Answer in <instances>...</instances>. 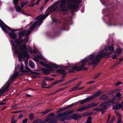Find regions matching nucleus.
<instances>
[{"label": "nucleus", "mask_w": 123, "mask_h": 123, "mask_svg": "<svg viewBox=\"0 0 123 123\" xmlns=\"http://www.w3.org/2000/svg\"><path fill=\"white\" fill-rule=\"evenodd\" d=\"M36 48H34L33 49V52L35 54H37L38 52Z\"/></svg>", "instance_id": "obj_51"}, {"label": "nucleus", "mask_w": 123, "mask_h": 123, "mask_svg": "<svg viewBox=\"0 0 123 123\" xmlns=\"http://www.w3.org/2000/svg\"><path fill=\"white\" fill-rule=\"evenodd\" d=\"M77 79V78L73 79L71 80H70L69 81H68V82L69 84L71 82H73V81H74V80H75Z\"/></svg>", "instance_id": "obj_45"}, {"label": "nucleus", "mask_w": 123, "mask_h": 123, "mask_svg": "<svg viewBox=\"0 0 123 123\" xmlns=\"http://www.w3.org/2000/svg\"><path fill=\"white\" fill-rule=\"evenodd\" d=\"M31 32V31L29 30L25 34L26 36H27Z\"/></svg>", "instance_id": "obj_50"}, {"label": "nucleus", "mask_w": 123, "mask_h": 123, "mask_svg": "<svg viewBox=\"0 0 123 123\" xmlns=\"http://www.w3.org/2000/svg\"><path fill=\"white\" fill-rule=\"evenodd\" d=\"M15 6V8L16 9V10L17 11L20 12L21 11V7L19 6H17V7Z\"/></svg>", "instance_id": "obj_34"}, {"label": "nucleus", "mask_w": 123, "mask_h": 123, "mask_svg": "<svg viewBox=\"0 0 123 123\" xmlns=\"http://www.w3.org/2000/svg\"><path fill=\"white\" fill-rule=\"evenodd\" d=\"M26 33V31L24 30L22 31L19 32L18 34L19 37H22Z\"/></svg>", "instance_id": "obj_24"}, {"label": "nucleus", "mask_w": 123, "mask_h": 123, "mask_svg": "<svg viewBox=\"0 0 123 123\" xmlns=\"http://www.w3.org/2000/svg\"><path fill=\"white\" fill-rule=\"evenodd\" d=\"M91 117H90L88 118L87 120L86 123H91Z\"/></svg>", "instance_id": "obj_37"}, {"label": "nucleus", "mask_w": 123, "mask_h": 123, "mask_svg": "<svg viewBox=\"0 0 123 123\" xmlns=\"http://www.w3.org/2000/svg\"><path fill=\"white\" fill-rule=\"evenodd\" d=\"M40 113H42L44 115L45 114L47 113H48V111H47V110H45L44 111H42L40 112Z\"/></svg>", "instance_id": "obj_46"}, {"label": "nucleus", "mask_w": 123, "mask_h": 123, "mask_svg": "<svg viewBox=\"0 0 123 123\" xmlns=\"http://www.w3.org/2000/svg\"><path fill=\"white\" fill-rule=\"evenodd\" d=\"M115 99L114 98L111 99L106 102L105 103L107 105H108L109 104L113 105V104L115 101Z\"/></svg>", "instance_id": "obj_21"}, {"label": "nucleus", "mask_w": 123, "mask_h": 123, "mask_svg": "<svg viewBox=\"0 0 123 123\" xmlns=\"http://www.w3.org/2000/svg\"><path fill=\"white\" fill-rule=\"evenodd\" d=\"M40 64L42 65L43 66H44L45 67V66L47 65L48 64H46L42 62H40Z\"/></svg>", "instance_id": "obj_47"}, {"label": "nucleus", "mask_w": 123, "mask_h": 123, "mask_svg": "<svg viewBox=\"0 0 123 123\" xmlns=\"http://www.w3.org/2000/svg\"><path fill=\"white\" fill-rule=\"evenodd\" d=\"M57 7V4H55L53 5L50 9V11L53 12L55 10Z\"/></svg>", "instance_id": "obj_22"}, {"label": "nucleus", "mask_w": 123, "mask_h": 123, "mask_svg": "<svg viewBox=\"0 0 123 123\" xmlns=\"http://www.w3.org/2000/svg\"><path fill=\"white\" fill-rule=\"evenodd\" d=\"M77 88L76 87V86H75L73 87L72 88L69 90V92H72L74 90L77 89Z\"/></svg>", "instance_id": "obj_38"}, {"label": "nucleus", "mask_w": 123, "mask_h": 123, "mask_svg": "<svg viewBox=\"0 0 123 123\" xmlns=\"http://www.w3.org/2000/svg\"><path fill=\"white\" fill-rule=\"evenodd\" d=\"M73 70L77 71H80L81 70L86 71L87 70L88 68L82 66H80V65H75L72 67Z\"/></svg>", "instance_id": "obj_9"}, {"label": "nucleus", "mask_w": 123, "mask_h": 123, "mask_svg": "<svg viewBox=\"0 0 123 123\" xmlns=\"http://www.w3.org/2000/svg\"><path fill=\"white\" fill-rule=\"evenodd\" d=\"M115 120V117L114 116H113V117H112L111 120L110 121L109 123H112Z\"/></svg>", "instance_id": "obj_39"}, {"label": "nucleus", "mask_w": 123, "mask_h": 123, "mask_svg": "<svg viewBox=\"0 0 123 123\" xmlns=\"http://www.w3.org/2000/svg\"><path fill=\"white\" fill-rule=\"evenodd\" d=\"M28 121V119L27 118H26L24 120L22 121L23 123H26Z\"/></svg>", "instance_id": "obj_52"}, {"label": "nucleus", "mask_w": 123, "mask_h": 123, "mask_svg": "<svg viewBox=\"0 0 123 123\" xmlns=\"http://www.w3.org/2000/svg\"><path fill=\"white\" fill-rule=\"evenodd\" d=\"M105 102V103H102L100 105V106L102 107L103 108H101L104 111V114H105V112L106 111L107 109V105Z\"/></svg>", "instance_id": "obj_17"}, {"label": "nucleus", "mask_w": 123, "mask_h": 123, "mask_svg": "<svg viewBox=\"0 0 123 123\" xmlns=\"http://www.w3.org/2000/svg\"><path fill=\"white\" fill-rule=\"evenodd\" d=\"M116 95L117 97H119L121 96V94L119 92L117 93L116 94Z\"/></svg>", "instance_id": "obj_54"}, {"label": "nucleus", "mask_w": 123, "mask_h": 123, "mask_svg": "<svg viewBox=\"0 0 123 123\" xmlns=\"http://www.w3.org/2000/svg\"><path fill=\"white\" fill-rule=\"evenodd\" d=\"M117 56V55H113V57H112V58L113 59H115L116 58V57Z\"/></svg>", "instance_id": "obj_64"}, {"label": "nucleus", "mask_w": 123, "mask_h": 123, "mask_svg": "<svg viewBox=\"0 0 123 123\" xmlns=\"http://www.w3.org/2000/svg\"><path fill=\"white\" fill-rule=\"evenodd\" d=\"M98 104H96L95 103H92L88 105L87 106L88 108H89L93 107L97 105Z\"/></svg>", "instance_id": "obj_29"}, {"label": "nucleus", "mask_w": 123, "mask_h": 123, "mask_svg": "<svg viewBox=\"0 0 123 123\" xmlns=\"http://www.w3.org/2000/svg\"><path fill=\"white\" fill-rule=\"evenodd\" d=\"M14 39V42L17 45H18V44L19 45L18 48L17 49L16 48L14 50L15 53L16 54H18V57L19 58L22 59H24V58H26L28 59L29 57V55L27 51H24V50H26V45L24 44L22 45H21L20 44L19 41L17 39Z\"/></svg>", "instance_id": "obj_2"}, {"label": "nucleus", "mask_w": 123, "mask_h": 123, "mask_svg": "<svg viewBox=\"0 0 123 123\" xmlns=\"http://www.w3.org/2000/svg\"><path fill=\"white\" fill-rule=\"evenodd\" d=\"M49 69L48 70L45 68H42L41 69L42 70L45 74L47 75L49 74L50 73L49 70L50 69L48 68Z\"/></svg>", "instance_id": "obj_20"}, {"label": "nucleus", "mask_w": 123, "mask_h": 123, "mask_svg": "<svg viewBox=\"0 0 123 123\" xmlns=\"http://www.w3.org/2000/svg\"><path fill=\"white\" fill-rule=\"evenodd\" d=\"M53 67H54L56 68H59V66H58L57 65L53 64H47L45 66L46 68L50 69L49 70L51 72H53L54 71V69L53 68Z\"/></svg>", "instance_id": "obj_11"}, {"label": "nucleus", "mask_w": 123, "mask_h": 123, "mask_svg": "<svg viewBox=\"0 0 123 123\" xmlns=\"http://www.w3.org/2000/svg\"><path fill=\"white\" fill-rule=\"evenodd\" d=\"M111 117V115L110 114H109L108 115V118L107 119V123H108L109 122V120Z\"/></svg>", "instance_id": "obj_48"}, {"label": "nucleus", "mask_w": 123, "mask_h": 123, "mask_svg": "<svg viewBox=\"0 0 123 123\" xmlns=\"http://www.w3.org/2000/svg\"><path fill=\"white\" fill-rule=\"evenodd\" d=\"M114 109H116L117 110H118L120 108H122V105L121 104H119L118 105H116L114 106H113Z\"/></svg>", "instance_id": "obj_25"}, {"label": "nucleus", "mask_w": 123, "mask_h": 123, "mask_svg": "<svg viewBox=\"0 0 123 123\" xmlns=\"http://www.w3.org/2000/svg\"><path fill=\"white\" fill-rule=\"evenodd\" d=\"M49 116H53L54 115V114L53 113H50L49 115Z\"/></svg>", "instance_id": "obj_63"}, {"label": "nucleus", "mask_w": 123, "mask_h": 123, "mask_svg": "<svg viewBox=\"0 0 123 123\" xmlns=\"http://www.w3.org/2000/svg\"><path fill=\"white\" fill-rule=\"evenodd\" d=\"M67 68V67H66L64 69H58L56 71V72L58 73H61L62 75H66V73L65 70H66V69Z\"/></svg>", "instance_id": "obj_18"}, {"label": "nucleus", "mask_w": 123, "mask_h": 123, "mask_svg": "<svg viewBox=\"0 0 123 123\" xmlns=\"http://www.w3.org/2000/svg\"><path fill=\"white\" fill-rule=\"evenodd\" d=\"M29 64L30 67L32 68H34L35 67V64L33 62L31 61H30Z\"/></svg>", "instance_id": "obj_31"}, {"label": "nucleus", "mask_w": 123, "mask_h": 123, "mask_svg": "<svg viewBox=\"0 0 123 123\" xmlns=\"http://www.w3.org/2000/svg\"><path fill=\"white\" fill-rule=\"evenodd\" d=\"M102 93L101 91H97L95 92L94 93V95L91 97H93V99L94 98L96 97H97L99 95Z\"/></svg>", "instance_id": "obj_23"}, {"label": "nucleus", "mask_w": 123, "mask_h": 123, "mask_svg": "<svg viewBox=\"0 0 123 123\" xmlns=\"http://www.w3.org/2000/svg\"><path fill=\"white\" fill-rule=\"evenodd\" d=\"M120 83L121 82H118L116 84V86L119 85L120 84Z\"/></svg>", "instance_id": "obj_62"}, {"label": "nucleus", "mask_w": 123, "mask_h": 123, "mask_svg": "<svg viewBox=\"0 0 123 123\" xmlns=\"http://www.w3.org/2000/svg\"><path fill=\"white\" fill-rule=\"evenodd\" d=\"M78 113H76L71 115L70 117L71 118L76 120L82 117V116L80 114H78Z\"/></svg>", "instance_id": "obj_14"}, {"label": "nucleus", "mask_w": 123, "mask_h": 123, "mask_svg": "<svg viewBox=\"0 0 123 123\" xmlns=\"http://www.w3.org/2000/svg\"><path fill=\"white\" fill-rule=\"evenodd\" d=\"M87 61V59L86 58L82 60L80 62L82 63V64L80 65V66H84L86 65V63Z\"/></svg>", "instance_id": "obj_28"}, {"label": "nucleus", "mask_w": 123, "mask_h": 123, "mask_svg": "<svg viewBox=\"0 0 123 123\" xmlns=\"http://www.w3.org/2000/svg\"><path fill=\"white\" fill-rule=\"evenodd\" d=\"M19 74V72H15L11 76L8 82L0 89V97L2 95L4 92L7 91L9 90L8 88L10 84L14 82V80Z\"/></svg>", "instance_id": "obj_4"}, {"label": "nucleus", "mask_w": 123, "mask_h": 123, "mask_svg": "<svg viewBox=\"0 0 123 123\" xmlns=\"http://www.w3.org/2000/svg\"><path fill=\"white\" fill-rule=\"evenodd\" d=\"M100 74V73H98L97 74H96L95 76L94 77V78L95 79H96L98 77V76Z\"/></svg>", "instance_id": "obj_49"}, {"label": "nucleus", "mask_w": 123, "mask_h": 123, "mask_svg": "<svg viewBox=\"0 0 123 123\" xmlns=\"http://www.w3.org/2000/svg\"><path fill=\"white\" fill-rule=\"evenodd\" d=\"M28 2V1H26L25 2H22L21 4V7H24L25 5L27 4Z\"/></svg>", "instance_id": "obj_36"}, {"label": "nucleus", "mask_w": 123, "mask_h": 123, "mask_svg": "<svg viewBox=\"0 0 123 123\" xmlns=\"http://www.w3.org/2000/svg\"><path fill=\"white\" fill-rule=\"evenodd\" d=\"M108 50L112 51H114V48L113 45H112L111 46H106L105 47L104 49L100 51L98 53V55L96 58V61L99 62L101 58L105 56H107L108 57H109V55L111 54V52H110L107 53L106 52Z\"/></svg>", "instance_id": "obj_3"}, {"label": "nucleus", "mask_w": 123, "mask_h": 123, "mask_svg": "<svg viewBox=\"0 0 123 123\" xmlns=\"http://www.w3.org/2000/svg\"><path fill=\"white\" fill-rule=\"evenodd\" d=\"M43 79L46 80H50V78L49 77H47L43 78Z\"/></svg>", "instance_id": "obj_56"}, {"label": "nucleus", "mask_w": 123, "mask_h": 123, "mask_svg": "<svg viewBox=\"0 0 123 123\" xmlns=\"http://www.w3.org/2000/svg\"><path fill=\"white\" fill-rule=\"evenodd\" d=\"M108 98V97L105 94H103L101 96V99L104 100H106Z\"/></svg>", "instance_id": "obj_27"}, {"label": "nucleus", "mask_w": 123, "mask_h": 123, "mask_svg": "<svg viewBox=\"0 0 123 123\" xmlns=\"http://www.w3.org/2000/svg\"><path fill=\"white\" fill-rule=\"evenodd\" d=\"M11 43H12V46L13 47V50L14 51L16 49L15 44L13 43V41L12 40L11 41Z\"/></svg>", "instance_id": "obj_35"}, {"label": "nucleus", "mask_w": 123, "mask_h": 123, "mask_svg": "<svg viewBox=\"0 0 123 123\" xmlns=\"http://www.w3.org/2000/svg\"><path fill=\"white\" fill-rule=\"evenodd\" d=\"M18 105V104H15V105H13L11 107L12 108H13V107H14L13 109H16V108H17L16 107L17 106V105Z\"/></svg>", "instance_id": "obj_58"}, {"label": "nucleus", "mask_w": 123, "mask_h": 123, "mask_svg": "<svg viewBox=\"0 0 123 123\" xmlns=\"http://www.w3.org/2000/svg\"><path fill=\"white\" fill-rule=\"evenodd\" d=\"M18 39L19 40V42L21 43H22L23 42V40L22 38V37H19Z\"/></svg>", "instance_id": "obj_55"}, {"label": "nucleus", "mask_w": 123, "mask_h": 123, "mask_svg": "<svg viewBox=\"0 0 123 123\" xmlns=\"http://www.w3.org/2000/svg\"><path fill=\"white\" fill-rule=\"evenodd\" d=\"M20 70L22 73H28L27 74L31 73H32V71L28 67L26 66L24 69L23 64H21L20 65Z\"/></svg>", "instance_id": "obj_8"}, {"label": "nucleus", "mask_w": 123, "mask_h": 123, "mask_svg": "<svg viewBox=\"0 0 123 123\" xmlns=\"http://www.w3.org/2000/svg\"><path fill=\"white\" fill-rule=\"evenodd\" d=\"M19 0H13V2L15 6H17V4Z\"/></svg>", "instance_id": "obj_41"}, {"label": "nucleus", "mask_w": 123, "mask_h": 123, "mask_svg": "<svg viewBox=\"0 0 123 123\" xmlns=\"http://www.w3.org/2000/svg\"><path fill=\"white\" fill-rule=\"evenodd\" d=\"M54 121L53 117L45 119L44 121H43L41 120H37L34 121L33 123H45L46 122L51 123L53 122Z\"/></svg>", "instance_id": "obj_7"}, {"label": "nucleus", "mask_w": 123, "mask_h": 123, "mask_svg": "<svg viewBox=\"0 0 123 123\" xmlns=\"http://www.w3.org/2000/svg\"><path fill=\"white\" fill-rule=\"evenodd\" d=\"M29 116L30 119L31 120H32L34 117V115L33 114L31 113L30 114Z\"/></svg>", "instance_id": "obj_44"}, {"label": "nucleus", "mask_w": 123, "mask_h": 123, "mask_svg": "<svg viewBox=\"0 0 123 123\" xmlns=\"http://www.w3.org/2000/svg\"><path fill=\"white\" fill-rule=\"evenodd\" d=\"M102 109L101 108L99 107H97L96 108H94L93 109V110L94 111H101V112L102 114H104V111H103V110H102Z\"/></svg>", "instance_id": "obj_30"}, {"label": "nucleus", "mask_w": 123, "mask_h": 123, "mask_svg": "<svg viewBox=\"0 0 123 123\" xmlns=\"http://www.w3.org/2000/svg\"><path fill=\"white\" fill-rule=\"evenodd\" d=\"M23 117V115L22 114H20L18 117V119H20Z\"/></svg>", "instance_id": "obj_57"}, {"label": "nucleus", "mask_w": 123, "mask_h": 123, "mask_svg": "<svg viewBox=\"0 0 123 123\" xmlns=\"http://www.w3.org/2000/svg\"><path fill=\"white\" fill-rule=\"evenodd\" d=\"M120 62H117L115 64L113 65V67H114L115 66H117L120 63Z\"/></svg>", "instance_id": "obj_53"}, {"label": "nucleus", "mask_w": 123, "mask_h": 123, "mask_svg": "<svg viewBox=\"0 0 123 123\" xmlns=\"http://www.w3.org/2000/svg\"><path fill=\"white\" fill-rule=\"evenodd\" d=\"M93 99V98L92 97H89L85 99L80 100L79 102H78V104L79 102L80 104H83Z\"/></svg>", "instance_id": "obj_12"}, {"label": "nucleus", "mask_w": 123, "mask_h": 123, "mask_svg": "<svg viewBox=\"0 0 123 123\" xmlns=\"http://www.w3.org/2000/svg\"><path fill=\"white\" fill-rule=\"evenodd\" d=\"M57 117H64V118L63 119H62L60 120V121H63L65 120H68L67 118L66 117V116L65 114V112H64L63 113H61L59 114L57 116Z\"/></svg>", "instance_id": "obj_16"}, {"label": "nucleus", "mask_w": 123, "mask_h": 123, "mask_svg": "<svg viewBox=\"0 0 123 123\" xmlns=\"http://www.w3.org/2000/svg\"><path fill=\"white\" fill-rule=\"evenodd\" d=\"M17 121L15 119V116L14 115H13L11 118V123H15Z\"/></svg>", "instance_id": "obj_32"}, {"label": "nucleus", "mask_w": 123, "mask_h": 123, "mask_svg": "<svg viewBox=\"0 0 123 123\" xmlns=\"http://www.w3.org/2000/svg\"><path fill=\"white\" fill-rule=\"evenodd\" d=\"M78 103V102H76L75 103H73L63 108H60L58 111V112H61L63 111L66 110L68 108H69L71 107H72V106H73L75 105H77Z\"/></svg>", "instance_id": "obj_13"}, {"label": "nucleus", "mask_w": 123, "mask_h": 123, "mask_svg": "<svg viewBox=\"0 0 123 123\" xmlns=\"http://www.w3.org/2000/svg\"><path fill=\"white\" fill-rule=\"evenodd\" d=\"M34 60L35 61H38V59L37 58V57H35L34 58Z\"/></svg>", "instance_id": "obj_60"}, {"label": "nucleus", "mask_w": 123, "mask_h": 123, "mask_svg": "<svg viewBox=\"0 0 123 123\" xmlns=\"http://www.w3.org/2000/svg\"><path fill=\"white\" fill-rule=\"evenodd\" d=\"M48 16L47 14L45 15H40L35 18V19L38 21H35L34 24L31 27H29L30 30L34 29L37 25H40L42 22L43 20Z\"/></svg>", "instance_id": "obj_6"}, {"label": "nucleus", "mask_w": 123, "mask_h": 123, "mask_svg": "<svg viewBox=\"0 0 123 123\" xmlns=\"http://www.w3.org/2000/svg\"><path fill=\"white\" fill-rule=\"evenodd\" d=\"M70 0H62L61 1V3L60 5V8L62 11H66L67 9L66 5L67 4L68 7L69 9L71 10L72 11L75 12L76 10L78 9L79 6L78 5L76 4H79L82 1L81 0H72V1H74V3L72 2L69 4Z\"/></svg>", "instance_id": "obj_1"}, {"label": "nucleus", "mask_w": 123, "mask_h": 123, "mask_svg": "<svg viewBox=\"0 0 123 123\" xmlns=\"http://www.w3.org/2000/svg\"><path fill=\"white\" fill-rule=\"evenodd\" d=\"M47 84L46 83L44 82V81H43L42 84V87L43 88H45V87L43 86L46 85Z\"/></svg>", "instance_id": "obj_42"}, {"label": "nucleus", "mask_w": 123, "mask_h": 123, "mask_svg": "<svg viewBox=\"0 0 123 123\" xmlns=\"http://www.w3.org/2000/svg\"><path fill=\"white\" fill-rule=\"evenodd\" d=\"M81 81H80L79 82V83L78 84H77L75 86L77 87V88L80 86V85L82 83Z\"/></svg>", "instance_id": "obj_43"}, {"label": "nucleus", "mask_w": 123, "mask_h": 123, "mask_svg": "<svg viewBox=\"0 0 123 123\" xmlns=\"http://www.w3.org/2000/svg\"><path fill=\"white\" fill-rule=\"evenodd\" d=\"M0 26L6 32L9 34V36L12 39H15L16 38L17 36L15 33L13 32H10L9 33H8L9 30L13 32L15 31V30L12 29L7 26L6 25L1 22H0Z\"/></svg>", "instance_id": "obj_5"}, {"label": "nucleus", "mask_w": 123, "mask_h": 123, "mask_svg": "<svg viewBox=\"0 0 123 123\" xmlns=\"http://www.w3.org/2000/svg\"><path fill=\"white\" fill-rule=\"evenodd\" d=\"M122 52V50L120 49H117L116 51V52L117 53H119Z\"/></svg>", "instance_id": "obj_40"}, {"label": "nucleus", "mask_w": 123, "mask_h": 123, "mask_svg": "<svg viewBox=\"0 0 123 123\" xmlns=\"http://www.w3.org/2000/svg\"><path fill=\"white\" fill-rule=\"evenodd\" d=\"M74 110H72L69 111H68L64 112L66 117L67 116H68H68L70 115L72 113L74 112Z\"/></svg>", "instance_id": "obj_26"}, {"label": "nucleus", "mask_w": 123, "mask_h": 123, "mask_svg": "<svg viewBox=\"0 0 123 123\" xmlns=\"http://www.w3.org/2000/svg\"><path fill=\"white\" fill-rule=\"evenodd\" d=\"M98 55V54L96 56H95L94 54H92L89 55V59L91 60L93 59L92 62L91 64L95 65L99 62H99L96 61V58Z\"/></svg>", "instance_id": "obj_10"}, {"label": "nucleus", "mask_w": 123, "mask_h": 123, "mask_svg": "<svg viewBox=\"0 0 123 123\" xmlns=\"http://www.w3.org/2000/svg\"><path fill=\"white\" fill-rule=\"evenodd\" d=\"M27 51L29 52L31 54H33V51L30 47H27Z\"/></svg>", "instance_id": "obj_33"}, {"label": "nucleus", "mask_w": 123, "mask_h": 123, "mask_svg": "<svg viewBox=\"0 0 123 123\" xmlns=\"http://www.w3.org/2000/svg\"><path fill=\"white\" fill-rule=\"evenodd\" d=\"M115 113L118 117V120L117 123H121L122 120V117L121 114L119 113L116 111H115Z\"/></svg>", "instance_id": "obj_15"}, {"label": "nucleus", "mask_w": 123, "mask_h": 123, "mask_svg": "<svg viewBox=\"0 0 123 123\" xmlns=\"http://www.w3.org/2000/svg\"><path fill=\"white\" fill-rule=\"evenodd\" d=\"M88 106H84L80 108L76 111H77L81 112L83 111H85L88 109Z\"/></svg>", "instance_id": "obj_19"}, {"label": "nucleus", "mask_w": 123, "mask_h": 123, "mask_svg": "<svg viewBox=\"0 0 123 123\" xmlns=\"http://www.w3.org/2000/svg\"><path fill=\"white\" fill-rule=\"evenodd\" d=\"M63 90L62 88H60V89H58V90L56 91L55 92V93H56L57 92H59V91H60L62 90Z\"/></svg>", "instance_id": "obj_59"}, {"label": "nucleus", "mask_w": 123, "mask_h": 123, "mask_svg": "<svg viewBox=\"0 0 123 123\" xmlns=\"http://www.w3.org/2000/svg\"><path fill=\"white\" fill-rule=\"evenodd\" d=\"M94 82H95V81H90L89 82H88L87 83V84H92V83H94Z\"/></svg>", "instance_id": "obj_61"}]
</instances>
